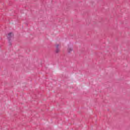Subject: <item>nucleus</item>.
Returning <instances> with one entry per match:
<instances>
[{"label": "nucleus", "mask_w": 130, "mask_h": 130, "mask_svg": "<svg viewBox=\"0 0 130 130\" xmlns=\"http://www.w3.org/2000/svg\"><path fill=\"white\" fill-rule=\"evenodd\" d=\"M56 48H58V47H59V44H57L56 45Z\"/></svg>", "instance_id": "4"}, {"label": "nucleus", "mask_w": 130, "mask_h": 130, "mask_svg": "<svg viewBox=\"0 0 130 130\" xmlns=\"http://www.w3.org/2000/svg\"><path fill=\"white\" fill-rule=\"evenodd\" d=\"M14 37V35L13 34V33L10 32L9 34H8V39L9 40V45H11V40H12V39H13V37Z\"/></svg>", "instance_id": "1"}, {"label": "nucleus", "mask_w": 130, "mask_h": 130, "mask_svg": "<svg viewBox=\"0 0 130 130\" xmlns=\"http://www.w3.org/2000/svg\"><path fill=\"white\" fill-rule=\"evenodd\" d=\"M73 50V48H71V47L68 48L67 49L68 52H69V53H71V52H72Z\"/></svg>", "instance_id": "2"}, {"label": "nucleus", "mask_w": 130, "mask_h": 130, "mask_svg": "<svg viewBox=\"0 0 130 130\" xmlns=\"http://www.w3.org/2000/svg\"><path fill=\"white\" fill-rule=\"evenodd\" d=\"M60 51V50L59 49V48H56V50H55V52L56 53H58V52H59Z\"/></svg>", "instance_id": "3"}]
</instances>
